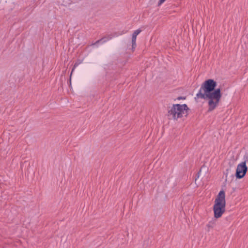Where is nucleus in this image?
<instances>
[{
  "label": "nucleus",
  "instance_id": "7ed1b4c3",
  "mask_svg": "<svg viewBox=\"0 0 248 248\" xmlns=\"http://www.w3.org/2000/svg\"><path fill=\"white\" fill-rule=\"evenodd\" d=\"M188 108L186 104L173 105L168 111V116L170 119L177 120L186 117L188 115Z\"/></svg>",
  "mask_w": 248,
  "mask_h": 248
},
{
  "label": "nucleus",
  "instance_id": "20e7f679",
  "mask_svg": "<svg viewBox=\"0 0 248 248\" xmlns=\"http://www.w3.org/2000/svg\"><path fill=\"white\" fill-rule=\"evenodd\" d=\"M248 163V153H246L243 156V161L239 163L236 169L235 176L238 179L243 178L248 170L246 164Z\"/></svg>",
  "mask_w": 248,
  "mask_h": 248
},
{
  "label": "nucleus",
  "instance_id": "f257e3e1",
  "mask_svg": "<svg viewBox=\"0 0 248 248\" xmlns=\"http://www.w3.org/2000/svg\"><path fill=\"white\" fill-rule=\"evenodd\" d=\"M217 85L213 79L206 80L202 83L196 95L198 98L208 100L209 111H212L217 107L221 97L220 89L215 90Z\"/></svg>",
  "mask_w": 248,
  "mask_h": 248
},
{
  "label": "nucleus",
  "instance_id": "f03ea898",
  "mask_svg": "<svg viewBox=\"0 0 248 248\" xmlns=\"http://www.w3.org/2000/svg\"><path fill=\"white\" fill-rule=\"evenodd\" d=\"M226 201L225 193L223 190L219 191L214 202L213 211L214 217H220L225 211Z\"/></svg>",
  "mask_w": 248,
  "mask_h": 248
},
{
  "label": "nucleus",
  "instance_id": "39448f33",
  "mask_svg": "<svg viewBox=\"0 0 248 248\" xmlns=\"http://www.w3.org/2000/svg\"><path fill=\"white\" fill-rule=\"evenodd\" d=\"M141 32L140 29L134 31L132 36V49H134L136 46V38L137 36Z\"/></svg>",
  "mask_w": 248,
  "mask_h": 248
}]
</instances>
